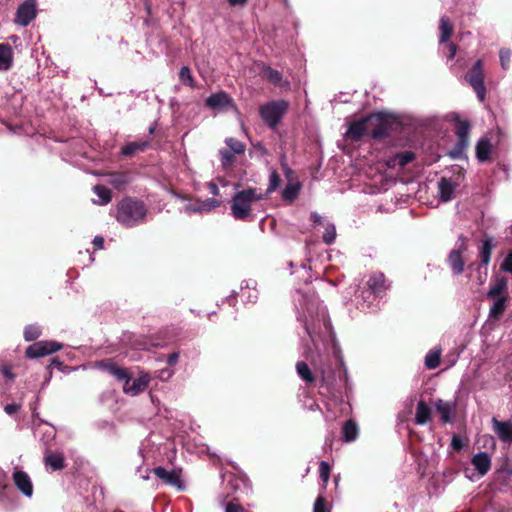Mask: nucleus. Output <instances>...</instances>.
Wrapping results in <instances>:
<instances>
[{"instance_id": "obj_1", "label": "nucleus", "mask_w": 512, "mask_h": 512, "mask_svg": "<svg viewBox=\"0 0 512 512\" xmlns=\"http://www.w3.org/2000/svg\"><path fill=\"white\" fill-rule=\"evenodd\" d=\"M306 313L307 315H305V319L302 321L307 334L314 344H316L317 338H333L332 325L327 311L318 300H310L306 303Z\"/></svg>"}, {"instance_id": "obj_2", "label": "nucleus", "mask_w": 512, "mask_h": 512, "mask_svg": "<svg viewBox=\"0 0 512 512\" xmlns=\"http://www.w3.org/2000/svg\"><path fill=\"white\" fill-rule=\"evenodd\" d=\"M146 213L142 202L127 197L117 205L116 219L126 227H133L144 220Z\"/></svg>"}, {"instance_id": "obj_3", "label": "nucleus", "mask_w": 512, "mask_h": 512, "mask_svg": "<svg viewBox=\"0 0 512 512\" xmlns=\"http://www.w3.org/2000/svg\"><path fill=\"white\" fill-rule=\"evenodd\" d=\"M263 198L264 195L255 188H248L237 192L232 198V216L237 220H248L251 215L252 204Z\"/></svg>"}, {"instance_id": "obj_4", "label": "nucleus", "mask_w": 512, "mask_h": 512, "mask_svg": "<svg viewBox=\"0 0 512 512\" xmlns=\"http://www.w3.org/2000/svg\"><path fill=\"white\" fill-rule=\"evenodd\" d=\"M288 109V102L284 100L271 101L262 105L259 109L262 120L272 129L280 123Z\"/></svg>"}, {"instance_id": "obj_5", "label": "nucleus", "mask_w": 512, "mask_h": 512, "mask_svg": "<svg viewBox=\"0 0 512 512\" xmlns=\"http://www.w3.org/2000/svg\"><path fill=\"white\" fill-rule=\"evenodd\" d=\"M456 125V134L458 141L455 146V150L450 152L453 158L460 157L463 151L466 149L469 143V131L470 124L467 120H463L459 115L455 114L452 118Z\"/></svg>"}, {"instance_id": "obj_6", "label": "nucleus", "mask_w": 512, "mask_h": 512, "mask_svg": "<svg viewBox=\"0 0 512 512\" xmlns=\"http://www.w3.org/2000/svg\"><path fill=\"white\" fill-rule=\"evenodd\" d=\"M468 83L473 87L480 101H484L486 88L483 81L482 62L478 60L466 75Z\"/></svg>"}, {"instance_id": "obj_7", "label": "nucleus", "mask_w": 512, "mask_h": 512, "mask_svg": "<svg viewBox=\"0 0 512 512\" xmlns=\"http://www.w3.org/2000/svg\"><path fill=\"white\" fill-rule=\"evenodd\" d=\"M62 348V344L56 341H38L26 349V356L31 359L52 354Z\"/></svg>"}, {"instance_id": "obj_8", "label": "nucleus", "mask_w": 512, "mask_h": 512, "mask_svg": "<svg viewBox=\"0 0 512 512\" xmlns=\"http://www.w3.org/2000/svg\"><path fill=\"white\" fill-rule=\"evenodd\" d=\"M36 0H26L17 9L15 22L26 27L36 17Z\"/></svg>"}, {"instance_id": "obj_9", "label": "nucleus", "mask_w": 512, "mask_h": 512, "mask_svg": "<svg viewBox=\"0 0 512 512\" xmlns=\"http://www.w3.org/2000/svg\"><path fill=\"white\" fill-rule=\"evenodd\" d=\"M12 480L16 488L27 498L33 496L34 487L30 476L19 469H15L12 473Z\"/></svg>"}, {"instance_id": "obj_10", "label": "nucleus", "mask_w": 512, "mask_h": 512, "mask_svg": "<svg viewBox=\"0 0 512 512\" xmlns=\"http://www.w3.org/2000/svg\"><path fill=\"white\" fill-rule=\"evenodd\" d=\"M150 382V376L146 373H142L138 378L131 380V378L127 379L123 385V391L126 394H130L132 396H136L142 393L148 386Z\"/></svg>"}, {"instance_id": "obj_11", "label": "nucleus", "mask_w": 512, "mask_h": 512, "mask_svg": "<svg viewBox=\"0 0 512 512\" xmlns=\"http://www.w3.org/2000/svg\"><path fill=\"white\" fill-rule=\"evenodd\" d=\"M438 195L442 202H449L455 196V190L458 187V183L451 178H441L438 181Z\"/></svg>"}, {"instance_id": "obj_12", "label": "nucleus", "mask_w": 512, "mask_h": 512, "mask_svg": "<svg viewBox=\"0 0 512 512\" xmlns=\"http://www.w3.org/2000/svg\"><path fill=\"white\" fill-rule=\"evenodd\" d=\"M219 205H220V201L213 199V198H208L203 201L189 203L184 207V210L188 214L205 213V212L212 211L213 209L219 207Z\"/></svg>"}, {"instance_id": "obj_13", "label": "nucleus", "mask_w": 512, "mask_h": 512, "mask_svg": "<svg viewBox=\"0 0 512 512\" xmlns=\"http://www.w3.org/2000/svg\"><path fill=\"white\" fill-rule=\"evenodd\" d=\"M492 427L498 438L504 443L512 442V421L492 419Z\"/></svg>"}, {"instance_id": "obj_14", "label": "nucleus", "mask_w": 512, "mask_h": 512, "mask_svg": "<svg viewBox=\"0 0 512 512\" xmlns=\"http://www.w3.org/2000/svg\"><path fill=\"white\" fill-rule=\"evenodd\" d=\"M233 105V99L226 92L211 94L206 99V106L211 109H223Z\"/></svg>"}, {"instance_id": "obj_15", "label": "nucleus", "mask_w": 512, "mask_h": 512, "mask_svg": "<svg viewBox=\"0 0 512 512\" xmlns=\"http://www.w3.org/2000/svg\"><path fill=\"white\" fill-rule=\"evenodd\" d=\"M153 473L165 483L175 486L178 489H183L181 477L178 472L174 470L168 471L163 467H157L153 469Z\"/></svg>"}, {"instance_id": "obj_16", "label": "nucleus", "mask_w": 512, "mask_h": 512, "mask_svg": "<svg viewBox=\"0 0 512 512\" xmlns=\"http://www.w3.org/2000/svg\"><path fill=\"white\" fill-rule=\"evenodd\" d=\"M367 286L372 294L375 296L380 295L382 292L389 288L383 273H374L367 281Z\"/></svg>"}, {"instance_id": "obj_17", "label": "nucleus", "mask_w": 512, "mask_h": 512, "mask_svg": "<svg viewBox=\"0 0 512 512\" xmlns=\"http://www.w3.org/2000/svg\"><path fill=\"white\" fill-rule=\"evenodd\" d=\"M472 464L480 476H484L491 468V458L486 452H479L472 458Z\"/></svg>"}, {"instance_id": "obj_18", "label": "nucleus", "mask_w": 512, "mask_h": 512, "mask_svg": "<svg viewBox=\"0 0 512 512\" xmlns=\"http://www.w3.org/2000/svg\"><path fill=\"white\" fill-rule=\"evenodd\" d=\"M461 249H464V244H461L459 249H454L449 253L448 263L454 274H461L464 270V260L462 258Z\"/></svg>"}, {"instance_id": "obj_19", "label": "nucleus", "mask_w": 512, "mask_h": 512, "mask_svg": "<svg viewBox=\"0 0 512 512\" xmlns=\"http://www.w3.org/2000/svg\"><path fill=\"white\" fill-rule=\"evenodd\" d=\"M431 408L424 402L419 401L415 412V423L417 425H425L431 419Z\"/></svg>"}, {"instance_id": "obj_20", "label": "nucleus", "mask_w": 512, "mask_h": 512, "mask_svg": "<svg viewBox=\"0 0 512 512\" xmlns=\"http://www.w3.org/2000/svg\"><path fill=\"white\" fill-rule=\"evenodd\" d=\"M366 124L367 119H362L360 121L353 122L352 124H350L346 132V137L352 140H359L366 130Z\"/></svg>"}, {"instance_id": "obj_21", "label": "nucleus", "mask_w": 512, "mask_h": 512, "mask_svg": "<svg viewBox=\"0 0 512 512\" xmlns=\"http://www.w3.org/2000/svg\"><path fill=\"white\" fill-rule=\"evenodd\" d=\"M494 303L490 307L489 317L497 319L499 318L505 311L507 305V296H501L497 298H493Z\"/></svg>"}, {"instance_id": "obj_22", "label": "nucleus", "mask_w": 512, "mask_h": 512, "mask_svg": "<svg viewBox=\"0 0 512 512\" xmlns=\"http://www.w3.org/2000/svg\"><path fill=\"white\" fill-rule=\"evenodd\" d=\"M45 464L52 470L58 471L65 467L64 457L61 453H50L45 456Z\"/></svg>"}, {"instance_id": "obj_23", "label": "nucleus", "mask_w": 512, "mask_h": 512, "mask_svg": "<svg viewBox=\"0 0 512 512\" xmlns=\"http://www.w3.org/2000/svg\"><path fill=\"white\" fill-rule=\"evenodd\" d=\"M439 29H440V43H446L448 42L449 38L451 37L453 33V26L449 20L448 17L442 16L439 23Z\"/></svg>"}, {"instance_id": "obj_24", "label": "nucleus", "mask_w": 512, "mask_h": 512, "mask_svg": "<svg viewBox=\"0 0 512 512\" xmlns=\"http://www.w3.org/2000/svg\"><path fill=\"white\" fill-rule=\"evenodd\" d=\"M507 280L504 277L496 279L495 283L490 287L487 292L488 298L501 297L500 295L507 290Z\"/></svg>"}, {"instance_id": "obj_25", "label": "nucleus", "mask_w": 512, "mask_h": 512, "mask_svg": "<svg viewBox=\"0 0 512 512\" xmlns=\"http://www.w3.org/2000/svg\"><path fill=\"white\" fill-rule=\"evenodd\" d=\"M343 439L345 442L355 441L358 437V427L353 420L345 422L342 429Z\"/></svg>"}, {"instance_id": "obj_26", "label": "nucleus", "mask_w": 512, "mask_h": 512, "mask_svg": "<svg viewBox=\"0 0 512 512\" xmlns=\"http://www.w3.org/2000/svg\"><path fill=\"white\" fill-rule=\"evenodd\" d=\"M12 61V50L7 44H0V68L7 70Z\"/></svg>"}, {"instance_id": "obj_27", "label": "nucleus", "mask_w": 512, "mask_h": 512, "mask_svg": "<svg viewBox=\"0 0 512 512\" xmlns=\"http://www.w3.org/2000/svg\"><path fill=\"white\" fill-rule=\"evenodd\" d=\"M491 145L487 139H481L476 146V155L480 162L488 160Z\"/></svg>"}, {"instance_id": "obj_28", "label": "nucleus", "mask_w": 512, "mask_h": 512, "mask_svg": "<svg viewBox=\"0 0 512 512\" xmlns=\"http://www.w3.org/2000/svg\"><path fill=\"white\" fill-rule=\"evenodd\" d=\"M300 188L301 186L298 182L289 181L282 192L283 199L292 202L297 197Z\"/></svg>"}, {"instance_id": "obj_29", "label": "nucleus", "mask_w": 512, "mask_h": 512, "mask_svg": "<svg viewBox=\"0 0 512 512\" xmlns=\"http://www.w3.org/2000/svg\"><path fill=\"white\" fill-rule=\"evenodd\" d=\"M148 147V142L139 141V142H131L124 146L121 150L122 154L125 156H132L136 152L144 151Z\"/></svg>"}, {"instance_id": "obj_30", "label": "nucleus", "mask_w": 512, "mask_h": 512, "mask_svg": "<svg viewBox=\"0 0 512 512\" xmlns=\"http://www.w3.org/2000/svg\"><path fill=\"white\" fill-rule=\"evenodd\" d=\"M296 371L299 375V377L305 381L306 383H313L315 378L311 371V369L308 367V365L305 362H298L296 365Z\"/></svg>"}, {"instance_id": "obj_31", "label": "nucleus", "mask_w": 512, "mask_h": 512, "mask_svg": "<svg viewBox=\"0 0 512 512\" xmlns=\"http://www.w3.org/2000/svg\"><path fill=\"white\" fill-rule=\"evenodd\" d=\"M93 191L99 198V200L95 201V203L99 205H106L111 201V192L105 186L96 185L94 186Z\"/></svg>"}, {"instance_id": "obj_32", "label": "nucleus", "mask_w": 512, "mask_h": 512, "mask_svg": "<svg viewBox=\"0 0 512 512\" xmlns=\"http://www.w3.org/2000/svg\"><path fill=\"white\" fill-rule=\"evenodd\" d=\"M128 182H129V178L126 174H123V173L109 174L108 183L117 189L123 188L126 184H128Z\"/></svg>"}, {"instance_id": "obj_33", "label": "nucleus", "mask_w": 512, "mask_h": 512, "mask_svg": "<svg viewBox=\"0 0 512 512\" xmlns=\"http://www.w3.org/2000/svg\"><path fill=\"white\" fill-rule=\"evenodd\" d=\"M441 351L438 349L431 350L425 356V366L428 369H435L440 363Z\"/></svg>"}, {"instance_id": "obj_34", "label": "nucleus", "mask_w": 512, "mask_h": 512, "mask_svg": "<svg viewBox=\"0 0 512 512\" xmlns=\"http://www.w3.org/2000/svg\"><path fill=\"white\" fill-rule=\"evenodd\" d=\"M435 408L440 413L443 422L447 423L450 421L451 406L449 403L438 400L435 404Z\"/></svg>"}, {"instance_id": "obj_35", "label": "nucleus", "mask_w": 512, "mask_h": 512, "mask_svg": "<svg viewBox=\"0 0 512 512\" xmlns=\"http://www.w3.org/2000/svg\"><path fill=\"white\" fill-rule=\"evenodd\" d=\"M492 242L490 239H487L483 242L482 248L480 250V259L482 264L488 265L491 259V253H492Z\"/></svg>"}, {"instance_id": "obj_36", "label": "nucleus", "mask_w": 512, "mask_h": 512, "mask_svg": "<svg viewBox=\"0 0 512 512\" xmlns=\"http://www.w3.org/2000/svg\"><path fill=\"white\" fill-rule=\"evenodd\" d=\"M325 232L323 234V241L330 245L335 241L336 238V228L333 223L326 222L325 225Z\"/></svg>"}, {"instance_id": "obj_37", "label": "nucleus", "mask_w": 512, "mask_h": 512, "mask_svg": "<svg viewBox=\"0 0 512 512\" xmlns=\"http://www.w3.org/2000/svg\"><path fill=\"white\" fill-rule=\"evenodd\" d=\"M225 143L230 148L229 151L235 154H243L245 152V145L235 138H227Z\"/></svg>"}, {"instance_id": "obj_38", "label": "nucleus", "mask_w": 512, "mask_h": 512, "mask_svg": "<svg viewBox=\"0 0 512 512\" xmlns=\"http://www.w3.org/2000/svg\"><path fill=\"white\" fill-rule=\"evenodd\" d=\"M41 335V329L38 325H28L24 329V338L26 341H33Z\"/></svg>"}, {"instance_id": "obj_39", "label": "nucleus", "mask_w": 512, "mask_h": 512, "mask_svg": "<svg viewBox=\"0 0 512 512\" xmlns=\"http://www.w3.org/2000/svg\"><path fill=\"white\" fill-rule=\"evenodd\" d=\"M220 157H221V164L223 168L227 169L230 167L234 162V154L233 152L227 150V149H221L219 151Z\"/></svg>"}, {"instance_id": "obj_40", "label": "nucleus", "mask_w": 512, "mask_h": 512, "mask_svg": "<svg viewBox=\"0 0 512 512\" xmlns=\"http://www.w3.org/2000/svg\"><path fill=\"white\" fill-rule=\"evenodd\" d=\"M264 71H265V74H266L268 80L271 83H273L274 85H278V86H284L282 84L281 74L277 70L267 67V68H265Z\"/></svg>"}, {"instance_id": "obj_41", "label": "nucleus", "mask_w": 512, "mask_h": 512, "mask_svg": "<svg viewBox=\"0 0 512 512\" xmlns=\"http://www.w3.org/2000/svg\"><path fill=\"white\" fill-rule=\"evenodd\" d=\"M179 78L184 84H186L190 87H194V80L191 75V71L187 66H183L180 69Z\"/></svg>"}, {"instance_id": "obj_42", "label": "nucleus", "mask_w": 512, "mask_h": 512, "mask_svg": "<svg viewBox=\"0 0 512 512\" xmlns=\"http://www.w3.org/2000/svg\"><path fill=\"white\" fill-rule=\"evenodd\" d=\"M279 184H280L279 174L276 171H272L269 176V186L267 189V193H271L274 190H276V188L279 186Z\"/></svg>"}, {"instance_id": "obj_43", "label": "nucleus", "mask_w": 512, "mask_h": 512, "mask_svg": "<svg viewBox=\"0 0 512 512\" xmlns=\"http://www.w3.org/2000/svg\"><path fill=\"white\" fill-rule=\"evenodd\" d=\"M320 478L326 484L330 476V466L326 461H321L319 465Z\"/></svg>"}, {"instance_id": "obj_44", "label": "nucleus", "mask_w": 512, "mask_h": 512, "mask_svg": "<svg viewBox=\"0 0 512 512\" xmlns=\"http://www.w3.org/2000/svg\"><path fill=\"white\" fill-rule=\"evenodd\" d=\"M95 366L107 373L111 374L116 365L110 360H102L95 363Z\"/></svg>"}, {"instance_id": "obj_45", "label": "nucleus", "mask_w": 512, "mask_h": 512, "mask_svg": "<svg viewBox=\"0 0 512 512\" xmlns=\"http://www.w3.org/2000/svg\"><path fill=\"white\" fill-rule=\"evenodd\" d=\"M110 375L114 376L116 379L120 381H124V383L126 382L127 379L130 378L127 370L118 366L114 368Z\"/></svg>"}, {"instance_id": "obj_46", "label": "nucleus", "mask_w": 512, "mask_h": 512, "mask_svg": "<svg viewBox=\"0 0 512 512\" xmlns=\"http://www.w3.org/2000/svg\"><path fill=\"white\" fill-rule=\"evenodd\" d=\"M245 283H246V288L249 290L248 291V300L250 302H254L258 297V293L254 287L255 282L253 280H249V281H245Z\"/></svg>"}, {"instance_id": "obj_47", "label": "nucleus", "mask_w": 512, "mask_h": 512, "mask_svg": "<svg viewBox=\"0 0 512 512\" xmlns=\"http://www.w3.org/2000/svg\"><path fill=\"white\" fill-rule=\"evenodd\" d=\"M414 155L411 152H404L399 155H397L396 160L398 161V164L400 166H405L409 162L412 161Z\"/></svg>"}, {"instance_id": "obj_48", "label": "nucleus", "mask_w": 512, "mask_h": 512, "mask_svg": "<svg viewBox=\"0 0 512 512\" xmlns=\"http://www.w3.org/2000/svg\"><path fill=\"white\" fill-rule=\"evenodd\" d=\"M314 512H329L324 497L319 496L314 504Z\"/></svg>"}, {"instance_id": "obj_49", "label": "nucleus", "mask_w": 512, "mask_h": 512, "mask_svg": "<svg viewBox=\"0 0 512 512\" xmlns=\"http://www.w3.org/2000/svg\"><path fill=\"white\" fill-rule=\"evenodd\" d=\"M501 270L504 272H512V251H510L501 264Z\"/></svg>"}, {"instance_id": "obj_50", "label": "nucleus", "mask_w": 512, "mask_h": 512, "mask_svg": "<svg viewBox=\"0 0 512 512\" xmlns=\"http://www.w3.org/2000/svg\"><path fill=\"white\" fill-rule=\"evenodd\" d=\"M500 61H501V65L504 69L507 68L508 66V63L510 61V57H511V52L508 50V49H502L500 51Z\"/></svg>"}, {"instance_id": "obj_51", "label": "nucleus", "mask_w": 512, "mask_h": 512, "mask_svg": "<svg viewBox=\"0 0 512 512\" xmlns=\"http://www.w3.org/2000/svg\"><path fill=\"white\" fill-rule=\"evenodd\" d=\"M19 408H20V405L12 403V404H7L4 407V411L7 414L12 415V414L16 413L19 410Z\"/></svg>"}, {"instance_id": "obj_52", "label": "nucleus", "mask_w": 512, "mask_h": 512, "mask_svg": "<svg viewBox=\"0 0 512 512\" xmlns=\"http://www.w3.org/2000/svg\"><path fill=\"white\" fill-rule=\"evenodd\" d=\"M447 50L448 59H453L457 52V46L454 43H449L447 46Z\"/></svg>"}, {"instance_id": "obj_53", "label": "nucleus", "mask_w": 512, "mask_h": 512, "mask_svg": "<svg viewBox=\"0 0 512 512\" xmlns=\"http://www.w3.org/2000/svg\"><path fill=\"white\" fill-rule=\"evenodd\" d=\"M173 375V370L171 369H162L160 372H159V378L161 380H168L169 378H171Z\"/></svg>"}, {"instance_id": "obj_54", "label": "nucleus", "mask_w": 512, "mask_h": 512, "mask_svg": "<svg viewBox=\"0 0 512 512\" xmlns=\"http://www.w3.org/2000/svg\"><path fill=\"white\" fill-rule=\"evenodd\" d=\"M226 512H244V510L237 504L229 503L226 507Z\"/></svg>"}, {"instance_id": "obj_55", "label": "nucleus", "mask_w": 512, "mask_h": 512, "mask_svg": "<svg viewBox=\"0 0 512 512\" xmlns=\"http://www.w3.org/2000/svg\"><path fill=\"white\" fill-rule=\"evenodd\" d=\"M227 1L231 6H234V7H244L246 5V3L248 2V0H227Z\"/></svg>"}, {"instance_id": "obj_56", "label": "nucleus", "mask_w": 512, "mask_h": 512, "mask_svg": "<svg viewBox=\"0 0 512 512\" xmlns=\"http://www.w3.org/2000/svg\"><path fill=\"white\" fill-rule=\"evenodd\" d=\"M207 187H208V189H209L211 194H213L215 196L219 195V188H218V186L215 183L209 182L207 184Z\"/></svg>"}, {"instance_id": "obj_57", "label": "nucleus", "mask_w": 512, "mask_h": 512, "mask_svg": "<svg viewBox=\"0 0 512 512\" xmlns=\"http://www.w3.org/2000/svg\"><path fill=\"white\" fill-rule=\"evenodd\" d=\"M93 244L97 249H102L104 245V239L101 236H96L93 239Z\"/></svg>"}, {"instance_id": "obj_58", "label": "nucleus", "mask_w": 512, "mask_h": 512, "mask_svg": "<svg viewBox=\"0 0 512 512\" xmlns=\"http://www.w3.org/2000/svg\"><path fill=\"white\" fill-rule=\"evenodd\" d=\"M178 358H179V354L174 352L168 356L167 362L169 365H174L177 363Z\"/></svg>"}, {"instance_id": "obj_59", "label": "nucleus", "mask_w": 512, "mask_h": 512, "mask_svg": "<svg viewBox=\"0 0 512 512\" xmlns=\"http://www.w3.org/2000/svg\"><path fill=\"white\" fill-rule=\"evenodd\" d=\"M311 220L317 224L322 223V217L316 212L311 213Z\"/></svg>"}, {"instance_id": "obj_60", "label": "nucleus", "mask_w": 512, "mask_h": 512, "mask_svg": "<svg viewBox=\"0 0 512 512\" xmlns=\"http://www.w3.org/2000/svg\"><path fill=\"white\" fill-rule=\"evenodd\" d=\"M453 444H454L455 446H456V445H458V442H456V439H455V438L453 439Z\"/></svg>"}, {"instance_id": "obj_61", "label": "nucleus", "mask_w": 512, "mask_h": 512, "mask_svg": "<svg viewBox=\"0 0 512 512\" xmlns=\"http://www.w3.org/2000/svg\"><path fill=\"white\" fill-rule=\"evenodd\" d=\"M453 444H454L455 446H456V445H458V442H456V439H455V438L453 439Z\"/></svg>"}, {"instance_id": "obj_62", "label": "nucleus", "mask_w": 512, "mask_h": 512, "mask_svg": "<svg viewBox=\"0 0 512 512\" xmlns=\"http://www.w3.org/2000/svg\"><path fill=\"white\" fill-rule=\"evenodd\" d=\"M149 132H150V133H153V132H154V129H153V128H150V129H149Z\"/></svg>"}]
</instances>
